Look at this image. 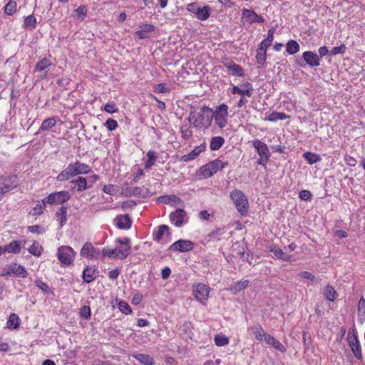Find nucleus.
I'll return each instance as SVG.
<instances>
[{
    "label": "nucleus",
    "mask_w": 365,
    "mask_h": 365,
    "mask_svg": "<svg viewBox=\"0 0 365 365\" xmlns=\"http://www.w3.org/2000/svg\"><path fill=\"white\" fill-rule=\"evenodd\" d=\"M288 118H289V116L284 113L273 111L269 115L267 119L269 121H276L278 120H285Z\"/></svg>",
    "instance_id": "37"
},
{
    "label": "nucleus",
    "mask_w": 365,
    "mask_h": 365,
    "mask_svg": "<svg viewBox=\"0 0 365 365\" xmlns=\"http://www.w3.org/2000/svg\"><path fill=\"white\" fill-rule=\"evenodd\" d=\"M153 91L157 93H169L170 90L165 83H162L156 84L153 88Z\"/></svg>",
    "instance_id": "53"
},
{
    "label": "nucleus",
    "mask_w": 365,
    "mask_h": 365,
    "mask_svg": "<svg viewBox=\"0 0 365 365\" xmlns=\"http://www.w3.org/2000/svg\"><path fill=\"white\" fill-rule=\"evenodd\" d=\"M213 119V110L207 106L200 108L199 111L191 106L188 116V121L193 128L205 130L212 123Z\"/></svg>",
    "instance_id": "1"
},
{
    "label": "nucleus",
    "mask_w": 365,
    "mask_h": 365,
    "mask_svg": "<svg viewBox=\"0 0 365 365\" xmlns=\"http://www.w3.org/2000/svg\"><path fill=\"white\" fill-rule=\"evenodd\" d=\"M133 357L143 365H155L154 359L148 354H135Z\"/></svg>",
    "instance_id": "26"
},
{
    "label": "nucleus",
    "mask_w": 365,
    "mask_h": 365,
    "mask_svg": "<svg viewBox=\"0 0 365 365\" xmlns=\"http://www.w3.org/2000/svg\"><path fill=\"white\" fill-rule=\"evenodd\" d=\"M19 321L20 319L19 316L14 313H12L10 314L8 319L7 325L9 327L16 329L19 326Z\"/></svg>",
    "instance_id": "40"
},
{
    "label": "nucleus",
    "mask_w": 365,
    "mask_h": 365,
    "mask_svg": "<svg viewBox=\"0 0 365 365\" xmlns=\"http://www.w3.org/2000/svg\"><path fill=\"white\" fill-rule=\"evenodd\" d=\"M252 143L259 157L270 158V152L264 143L258 139H255L252 141Z\"/></svg>",
    "instance_id": "14"
},
{
    "label": "nucleus",
    "mask_w": 365,
    "mask_h": 365,
    "mask_svg": "<svg viewBox=\"0 0 365 365\" xmlns=\"http://www.w3.org/2000/svg\"><path fill=\"white\" fill-rule=\"evenodd\" d=\"M192 292L197 300L200 302L203 305L206 304L210 293L209 287L205 284H197L193 286Z\"/></svg>",
    "instance_id": "8"
},
{
    "label": "nucleus",
    "mask_w": 365,
    "mask_h": 365,
    "mask_svg": "<svg viewBox=\"0 0 365 365\" xmlns=\"http://www.w3.org/2000/svg\"><path fill=\"white\" fill-rule=\"evenodd\" d=\"M71 198V195L68 191H59L51 193L45 198L48 204H61L68 201Z\"/></svg>",
    "instance_id": "9"
},
{
    "label": "nucleus",
    "mask_w": 365,
    "mask_h": 365,
    "mask_svg": "<svg viewBox=\"0 0 365 365\" xmlns=\"http://www.w3.org/2000/svg\"><path fill=\"white\" fill-rule=\"evenodd\" d=\"M181 136L185 140H188L192 136V131L187 125L180 127Z\"/></svg>",
    "instance_id": "51"
},
{
    "label": "nucleus",
    "mask_w": 365,
    "mask_h": 365,
    "mask_svg": "<svg viewBox=\"0 0 365 365\" xmlns=\"http://www.w3.org/2000/svg\"><path fill=\"white\" fill-rule=\"evenodd\" d=\"M46 203L47 202L46 201L45 198L43 199L41 202H38L36 206L33 208L32 215H40L43 214Z\"/></svg>",
    "instance_id": "39"
},
{
    "label": "nucleus",
    "mask_w": 365,
    "mask_h": 365,
    "mask_svg": "<svg viewBox=\"0 0 365 365\" xmlns=\"http://www.w3.org/2000/svg\"><path fill=\"white\" fill-rule=\"evenodd\" d=\"M225 143V139L221 136L212 137L210 143V148L211 150H219Z\"/></svg>",
    "instance_id": "29"
},
{
    "label": "nucleus",
    "mask_w": 365,
    "mask_h": 365,
    "mask_svg": "<svg viewBox=\"0 0 365 365\" xmlns=\"http://www.w3.org/2000/svg\"><path fill=\"white\" fill-rule=\"evenodd\" d=\"M1 180H4V182L6 185H13L14 184V188H16L18 186V181H17V176L16 175H11L5 177H1L0 178Z\"/></svg>",
    "instance_id": "50"
},
{
    "label": "nucleus",
    "mask_w": 365,
    "mask_h": 365,
    "mask_svg": "<svg viewBox=\"0 0 365 365\" xmlns=\"http://www.w3.org/2000/svg\"><path fill=\"white\" fill-rule=\"evenodd\" d=\"M324 295L327 300L333 302L337 297V292L332 286L327 285L324 288Z\"/></svg>",
    "instance_id": "34"
},
{
    "label": "nucleus",
    "mask_w": 365,
    "mask_h": 365,
    "mask_svg": "<svg viewBox=\"0 0 365 365\" xmlns=\"http://www.w3.org/2000/svg\"><path fill=\"white\" fill-rule=\"evenodd\" d=\"M347 341L350 346H354L355 344L359 342L358 338L354 332V329H349L347 334Z\"/></svg>",
    "instance_id": "52"
},
{
    "label": "nucleus",
    "mask_w": 365,
    "mask_h": 365,
    "mask_svg": "<svg viewBox=\"0 0 365 365\" xmlns=\"http://www.w3.org/2000/svg\"><path fill=\"white\" fill-rule=\"evenodd\" d=\"M118 309L119 310L125 314H129L132 313V309L130 307L129 304L123 300L118 302Z\"/></svg>",
    "instance_id": "54"
},
{
    "label": "nucleus",
    "mask_w": 365,
    "mask_h": 365,
    "mask_svg": "<svg viewBox=\"0 0 365 365\" xmlns=\"http://www.w3.org/2000/svg\"><path fill=\"white\" fill-rule=\"evenodd\" d=\"M76 166L77 168L78 175L87 174L91 171V169L89 167V165H88L85 163H81L78 160L76 161Z\"/></svg>",
    "instance_id": "43"
},
{
    "label": "nucleus",
    "mask_w": 365,
    "mask_h": 365,
    "mask_svg": "<svg viewBox=\"0 0 365 365\" xmlns=\"http://www.w3.org/2000/svg\"><path fill=\"white\" fill-rule=\"evenodd\" d=\"M100 254V250L94 247L91 243H86L81 250V255L84 257L98 258Z\"/></svg>",
    "instance_id": "13"
},
{
    "label": "nucleus",
    "mask_w": 365,
    "mask_h": 365,
    "mask_svg": "<svg viewBox=\"0 0 365 365\" xmlns=\"http://www.w3.org/2000/svg\"><path fill=\"white\" fill-rule=\"evenodd\" d=\"M345 51H346V46H345V44L342 43L339 46L334 47L331 50L330 54L331 56H336L337 54H342L345 52Z\"/></svg>",
    "instance_id": "61"
},
{
    "label": "nucleus",
    "mask_w": 365,
    "mask_h": 365,
    "mask_svg": "<svg viewBox=\"0 0 365 365\" xmlns=\"http://www.w3.org/2000/svg\"><path fill=\"white\" fill-rule=\"evenodd\" d=\"M165 233H166L168 236H170L169 227L166 225H160L158 227V230L156 232V233L153 234V240L156 242H160Z\"/></svg>",
    "instance_id": "27"
},
{
    "label": "nucleus",
    "mask_w": 365,
    "mask_h": 365,
    "mask_svg": "<svg viewBox=\"0 0 365 365\" xmlns=\"http://www.w3.org/2000/svg\"><path fill=\"white\" fill-rule=\"evenodd\" d=\"M58 259L63 266H69L73 264L76 252L69 246H61L58 250Z\"/></svg>",
    "instance_id": "6"
},
{
    "label": "nucleus",
    "mask_w": 365,
    "mask_h": 365,
    "mask_svg": "<svg viewBox=\"0 0 365 365\" xmlns=\"http://www.w3.org/2000/svg\"><path fill=\"white\" fill-rule=\"evenodd\" d=\"M67 207L62 206L56 212L57 220L59 221L60 227H62L67 221Z\"/></svg>",
    "instance_id": "28"
},
{
    "label": "nucleus",
    "mask_w": 365,
    "mask_h": 365,
    "mask_svg": "<svg viewBox=\"0 0 365 365\" xmlns=\"http://www.w3.org/2000/svg\"><path fill=\"white\" fill-rule=\"evenodd\" d=\"M230 197L234 202L237 211L245 215L248 212V201L245 195L239 190H234L230 192Z\"/></svg>",
    "instance_id": "4"
},
{
    "label": "nucleus",
    "mask_w": 365,
    "mask_h": 365,
    "mask_svg": "<svg viewBox=\"0 0 365 365\" xmlns=\"http://www.w3.org/2000/svg\"><path fill=\"white\" fill-rule=\"evenodd\" d=\"M228 162H222L219 159H216L202 166L200 168V175L203 178H208L212 176L218 170H222L228 166Z\"/></svg>",
    "instance_id": "3"
},
{
    "label": "nucleus",
    "mask_w": 365,
    "mask_h": 365,
    "mask_svg": "<svg viewBox=\"0 0 365 365\" xmlns=\"http://www.w3.org/2000/svg\"><path fill=\"white\" fill-rule=\"evenodd\" d=\"M98 272L96 269L87 267L83 272L82 277L83 279V282L86 283H90L96 279L97 277Z\"/></svg>",
    "instance_id": "22"
},
{
    "label": "nucleus",
    "mask_w": 365,
    "mask_h": 365,
    "mask_svg": "<svg viewBox=\"0 0 365 365\" xmlns=\"http://www.w3.org/2000/svg\"><path fill=\"white\" fill-rule=\"evenodd\" d=\"M16 6L15 1L10 0L4 7L5 14L9 16L14 14L16 11Z\"/></svg>",
    "instance_id": "47"
},
{
    "label": "nucleus",
    "mask_w": 365,
    "mask_h": 365,
    "mask_svg": "<svg viewBox=\"0 0 365 365\" xmlns=\"http://www.w3.org/2000/svg\"><path fill=\"white\" fill-rule=\"evenodd\" d=\"M35 285L44 293H48L49 292V287L48 284L40 279L35 281Z\"/></svg>",
    "instance_id": "63"
},
{
    "label": "nucleus",
    "mask_w": 365,
    "mask_h": 365,
    "mask_svg": "<svg viewBox=\"0 0 365 365\" xmlns=\"http://www.w3.org/2000/svg\"><path fill=\"white\" fill-rule=\"evenodd\" d=\"M147 157L148 160L145 163V168H150L155 164L157 157L153 150H149L147 153Z\"/></svg>",
    "instance_id": "48"
},
{
    "label": "nucleus",
    "mask_w": 365,
    "mask_h": 365,
    "mask_svg": "<svg viewBox=\"0 0 365 365\" xmlns=\"http://www.w3.org/2000/svg\"><path fill=\"white\" fill-rule=\"evenodd\" d=\"M28 250L31 255L39 257L43 251V247L37 241H34Z\"/></svg>",
    "instance_id": "35"
},
{
    "label": "nucleus",
    "mask_w": 365,
    "mask_h": 365,
    "mask_svg": "<svg viewBox=\"0 0 365 365\" xmlns=\"http://www.w3.org/2000/svg\"><path fill=\"white\" fill-rule=\"evenodd\" d=\"M75 12L78 14V19L83 21L87 15L86 6L84 5H81L75 10Z\"/></svg>",
    "instance_id": "56"
},
{
    "label": "nucleus",
    "mask_w": 365,
    "mask_h": 365,
    "mask_svg": "<svg viewBox=\"0 0 365 365\" xmlns=\"http://www.w3.org/2000/svg\"><path fill=\"white\" fill-rule=\"evenodd\" d=\"M300 49L299 43L295 40H289L286 45V51L290 54L293 55L297 53Z\"/></svg>",
    "instance_id": "30"
},
{
    "label": "nucleus",
    "mask_w": 365,
    "mask_h": 365,
    "mask_svg": "<svg viewBox=\"0 0 365 365\" xmlns=\"http://www.w3.org/2000/svg\"><path fill=\"white\" fill-rule=\"evenodd\" d=\"M71 178H73L71 175L66 170V169H63L56 177L57 181L62 182L67 180L70 179Z\"/></svg>",
    "instance_id": "59"
},
{
    "label": "nucleus",
    "mask_w": 365,
    "mask_h": 365,
    "mask_svg": "<svg viewBox=\"0 0 365 365\" xmlns=\"http://www.w3.org/2000/svg\"><path fill=\"white\" fill-rule=\"evenodd\" d=\"M242 15L243 18H245L246 21L250 23H263L264 19L262 16L258 15L255 11L247 9H243L242 10Z\"/></svg>",
    "instance_id": "15"
},
{
    "label": "nucleus",
    "mask_w": 365,
    "mask_h": 365,
    "mask_svg": "<svg viewBox=\"0 0 365 365\" xmlns=\"http://www.w3.org/2000/svg\"><path fill=\"white\" fill-rule=\"evenodd\" d=\"M248 331L250 334L254 335L255 339L258 341H263L266 339V336L268 334L263 330L259 324H255L248 328Z\"/></svg>",
    "instance_id": "19"
},
{
    "label": "nucleus",
    "mask_w": 365,
    "mask_h": 365,
    "mask_svg": "<svg viewBox=\"0 0 365 365\" xmlns=\"http://www.w3.org/2000/svg\"><path fill=\"white\" fill-rule=\"evenodd\" d=\"M302 58L307 64L312 67H316L320 65V58L312 51H305L302 54Z\"/></svg>",
    "instance_id": "16"
},
{
    "label": "nucleus",
    "mask_w": 365,
    "mask_h": 365,
    "mask_svg": "<svg viewBox=\"0 0 365 365\" xmlns=\"http://www.w3.org/2000/svg\"><path fill=\"white\" fill-rule=\"evenodd\" d=\"M26 241L14 240L4 247V252L12 254L19 253L21 249L24 247Z\"/></svg>",
    "instance_id": "17"
},
{
    "label": "nucleus",
    "mask_w": 365,
    "mask_h": 365,
    "mask_svg": "<svg viewBox=\"0 0 365 365\" xmlns=\"http://www.w3.org/2000/svg\"><path fill=\"white\" fill-rule=\"evenodd\" d=\"M199 155L200 153H198V150L195 148L190 153L182 155L180 160L189 162L195 159Z\"/></svg>",
    "instance_id": "49"
},
{
    "label": "nucleus",
    "mask_w": 365,
    "mask_h": 365,
    "mask_svg": "<svg viewBox=\"0 0 365 365\" xmlns=\"http://www.w3.org/2000/svg\"><path fill=\"white\" fill-rule=\"evenodd\" d=\"M194 242L190 240H178L173 243L168 248L170 251L188 252L194 248Z\"/></svg>",
    "instance_id": "10"
},
{
    "label": "nucleus",
    "mask_w": 365,
    "mask_h": 365,
    "mask_svg": "<svg viewBox=\"0 0 365 365\" xmlns=\"http://www.w3.org/2000/svg\"><path fill=\"white\" fill-rule=\"evenodd\" d=\"M102 254L103 256L113 257L114 258L118 257V251L117 248L115 249H109L108 247H104L102 250Z\"/></svg>",
    "instance_id": "57"
},
{
    "label": "nucleus",
    "mask_w": 365,
    "mask_h": 365,
    "mask_svg": "<svg viewBox=\"0 0 365 365\" xmlns=\"http://www.w3.org/2000/svg\"><path fill=\"white\" fill-rule=\"evenodd\" d=\"M170 220L176 227H180L187 222V213L183 209L178 208L170 214Z\"/></svg>",
    "instance_id": "11"
},
{
    "label": "nucleus",
    "mask_w": 365,
    "mask_h": 365,
    "mask_svg": "<svg viewBox=\"0 0 365 365\" xmlns=\"http://www.w3.org/2000/svg\"><path fill=\"white\" fill-rule=\"evenodd\" d=\"M187 10L195 14L197 19L201 21L207 19L210 16V8L209 6L200 8L196 2L187 4Z\"/></svg>",
    "instance_id": "7"
},
{
    "label": "nucleus",
    "mask_w": 365,
    "mask_h": 365,
    "mask_svg": "<svg viewBox=\"0 0 365 365\" xmlns=\"http://www.w3.org/2000/svg\"><path fill=\"white\" fill-rule=\"evenodd\" d=\"M312 193L307 190H303L299 192V197L301 200L304 201H309L312 198Z\"/></svg>",
    "instance_id": "64"
},
{
    "label": "nucleus",
    "mask_w": 365,
    "mask_h": 365,
    "mask_svg": "<svg viewBox=\"0 0 365 365\" xmlns=\"http://www.w3.org/2000/svg\"><path fill=\"white\" fill-rule=\"evenodd\" d=\"M16 274L17 276L26 277V270L22 265H17L16 264H11L8 265L4 269L2 275H11Z\"/></svg>",
    "instance_id": "12"
},
{
    "label": "nucleus",
    "mask_w": 365,
    "mask_h": 365,
    "mask_svg": "<svg viewBox=\"0 0 365 365\" xmlns=\"http://www.w3.org/2000/svg\"><path fill=\"white\" fill-rule=\"evenodd\" d=\"M117 251L118 258L124 259L131 253V246H124L122 248H117Z\"/></svg>",
    "instance_id": "42"
},
{
    "label": "nucleus",
    "mask_w": 365,
    "mask_h": 365,
    "mask_svg": "<svg viewBox=\"0 0 365 365\" xmlns=\"http://www.w3.org/2000/svg\"><path fill=\"white\" fill-rule=\"evenodd\" d=\"M350 347L355 357L358 359H361L362 358V354L359 345V341L355 344L354 346H350Z\"/></svg>",
    "instance_id": "60"
},
{
    "label": "nucleus",
    "mask_w": 365,
    "mask_h": 365,
    "mask_svg": "<svg viewBox=\"0 0 365 365\" xmlns=\"http://www.w3.org/2000/svg\"><path fill=\"white\" fill-rule=\"evenodd\" d=\"M232 93L233 94H240V95H242V96H247L248 97H250L251 96V93H250L249 91L247 90H244V89H242V88H240L238 86H234L232 88Z\"/></svg>",
    "instance_id": "62"
},
{
    "label": "nucleus",
    "mask_w": 365,
    "mask_h": 365,
    "mask_svg": "<svg viewBox=\"0 0 365 365\" xmlns=\"http://www.w3.org/2000/svg\"><path fill=\"white\" fill-rule=\"evenodd\" d=\"M274 32V29L272 28L269 29L267 38L259 43L257 48L256 59L258 68L262 67L266 61L267 49L272 44V42L273 41Z\"/></svg>",
    "instance_id": "2"
},
{
    "label": "nucleus",
    "mask_w": 365,
    "mask_h": 365,
    "mask_svg": "<svg viewBox=\"0 0 365 365\" xmlns=\"http://www.w3.org/2000/svg\"><path fill=\"white\" fill-rule=\"evenodd\" d=\"M228 106L225 103L219 105L215 111H213V118L215 124L220 128H223L227 124Z\"/></svg>",
    "instance_id": "5"
},
{
    "label": "nucleus",
    "mask_w": 365,
    "mask_h": 365,
    "mask_svg": "<svg viewBox=\"0 0 365 365\" xmlns=\"http://www.w3.org/2000/svg\"><path fill=\"white\" fill-rule=\"evenodd\" d=\"M36 26V19L33 15L26 16L24 21V26L30 31L34 29Z\"/></svg>",
    "instance_id": "36"
},
{
    "label": "nucleus",
    "mask_w": 365,
    "mask_h": 365,
    "mask_svg": "<svg viewBox=\"0 0 365 365\" xmlns=\"http://www.w3.org/2000/svg\"><path fill=\"white\" fill-rule=\"evenodd\" d=\"M224 66L231 72V74L235 76L242 77L245 76V71L242 67L232 61L226 62Z\"/></svg>",
    "instance_id": "21"
},
{
    "label": "nucleus",
    "mask_w": 365,
    "mask_h": 365,
    "mask_svg": "<svg viewBox=\"0 0 365 365\" xmlns=\"http://www.w3.org/2000/svg\"><path fill=\"white\" fill-rule=\"evenodd\" d=\"M359 319L361 321L365 320V299L361 297L358 304Z\"/></svg>",
    "instance_id": "45"
},
{
    "label": "nucleus",
    "mask_w": 365,
    "mask_h": 365,
    "mask_svg": "<svg viewBox=\"0 0 365 365\" xmlns=\"http://www.w3.org/2000/svg\"><path fill=\"white\" fill-rule=\"evenodd\" d=\"M249 284V280H241L237 282H236L232 287V289L235 292H239L242 290H243L245 288L247 287Z\"/></svg>",
    "instance_id": "55"
},
{
    "label": "nucleus",
    "mask_w": 365,
    "mask_h": 365,
    "mask_svg": "<svg viewBox=\"0 0 365 365\" xmlns=\"http://www.w3.org/2000/svg\"><path fill=\"white\" fill-rule=\"evenodd\" d=\"M71 182L76 184L73 188H76L78 192H82L89 188L87 179L83 177H78L76 180H72Z\"/></svg>",
    "instance_id": "25"
},
{
    "label": "nucleus",
    "mask_w": 365,
    "mask_h": 365,
    "mask_svg": "<svg viewBox=\"0 0 365 365\" xmlns=\"http://www.w3.org/2000/svg\"><path fill=\"white\" fill-rule=\"evenodd\" d=\"M158 201L165 204H170L171 202H179L180 199L175 195H163L158 198Z\"/></svg>",
    "instance_id": "44"
},
{
    "label": "nucleus",
    "mask_w": 365,
    "mask_h": 365,
    "mask_svg": "<svg viewBox=\"0 0 365 365\" xmlns=\"http://www.w3.org/2000/svg\"><path fill=\"white\" fill-rule=\"evenodd\" d=\"M56 118L51 117V118H46L42 122V123L39 128V131H48L51 128H53L56 125Z\"/></svg>",
    "instance_id": "31"
},
{
    "label": "nucleus",
    "mask_w": 365,
    "mask_h": 365,
    "mask_svg": "<svg viewBox=\"0 0 365 365\" xmlns=\"http://www.w3.org/2000/svg\"><path fill=\"white\" fill-rule=\"evenodd\" d=\"M303 157L310 165H313L316 163H318L322 160L319 155L312 152L304 153Z\"/></svg>",
    "instance_id": "33"
},
{
    "label": "nucleus",
    "mask_w": 365,
    "mask_h": 365,
    "mask_svg": "<svg viewBox=\"0 0 365 365\" xmlns=\"http://www.w3.org/2000/svg\"><path fill=\"white\" fill-rule=\"evenodd\" d=\"M269 251L272 252L274 256L284 262L289 261L291 256L287 253L282 251V250L276 245H273L270 247Z\"/></svg>",
    "instance_id": "23"
},
{
    "label": "nucleus",
    "mask_w": 365,
    "mask_h": 365,
    "mask_svg": "<svg viewBox=\"0 0 365 365\" xmlns=\"http://www.w3.org/2000/svg\"><path fill=\"white\" fill-rule=\"evenodd\" d=\"M155 26L152 24H143L140 26V29L135 31V35L140 39H145L149 38L150 34L154 31Z\"/></svg>",
    "instance_id": "20"
},
{
    "label": "nucleus",
    "mask_w": 365,
    "mask_h": 365,
    "mask_svg": "<svg viewBox=\"0 0 365 365\" xmlns=\"http://www.w3.org/2000/svg\"><path fill=\"white\" fill-rule=\"evenodd\" d=\"M14 189V184L6 185L4 180L0 179V200H2L4 194Z\"/></svg>",
    "instance_id": "46"
},
{
    "label": "nucleus",
    "mask_w": 365,
    "mask_h": 365,
    "mask_svg": "<svg viewBox=\"0 0 365 365\" xmlns=\"http://www.w3.org/2000/svg\"><path fill=\"white\" fill-rule=\"evenodd\" d=\"M51 65V61L47 58H43L39 61L35 66V72H41Z\"/></svg>",
    "instance_id": "32"
},
{
    "label": "nucleus",
    "mask_w": 365,
    "mask_h": 365,
    "mask_svg": "<svg viewBox=\"0 0 365 365\" xmlns=\"http://www.w3.org/2000/svg\"><path fill=\"white\" fill-rule=\"evenodd\" d=\"M71 178H73L71 175L66 170V169H63L56 177L57 181L62 182L67 180L70 179Z\"/></svg>",
    "instance_id": "58"
},
{
    "label": "nucleus",
    "mask_w": 365,
    "mask_h": 365,
    "mask_svg": "<svg viewBox=\"0 0 365 365\" xmlns=\"http://www.w3.org/2000/svg\"><path fill=\"white\" fill-rule=\"evenodd\" d=\"M265 341L268 345L272 346V347H274L275 349L280 352L283 353L286 351V348L284 347V346L279 341L275 339L273 336H272L269 334L266 336Z\"/></svg>",
    "instance_id": "24"
},
{
    "label": "nucleus",
    "mask_w": 365,
    "mask_h": 365,
    "mask_svg": "<svg viewBox=\"0 0 365 365\" xmlns=\"http://www.w3.org/2000/svg\"><path fill=\"white\" fill-rule=\"evenodd\" d=\"M214 341L217 346H222L229 344V339L222 334H216Z\"/></svg>",
    "instance_id": "41"
},
{
    "label": "nucleus",
    "mask_w": 365,
    "mask_h": 365,
    "mask_svg": "<svg viewBox=\"0 0 365 365\" xmlns=\"http://www.w3.org/2000/svg\"><path fill=\"white\" fill-rule=\"evenodd\" d=\"M114 221L117 227L120 230H128L132 225V220L128 215H118Z\"/></svg>",
    "instance_id": "18"
},
{
    "label": "nucleus",
    "mask_w": 365,
    "mask_h": 365,
    "mask_svg": "<svg viewBox=\"0 0 365 365\" xmlns=\"http://www.w3.org/2000/svg\"><path fill=\"white\" fill-rule=\"evenodd\" d=\"M224 232L223 228H217L207 235L208 240H220Z\"/></svg>",
    "instance_id": "38"
}]
</instances>
